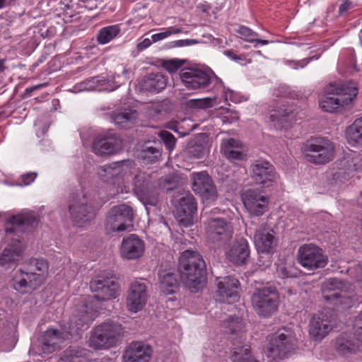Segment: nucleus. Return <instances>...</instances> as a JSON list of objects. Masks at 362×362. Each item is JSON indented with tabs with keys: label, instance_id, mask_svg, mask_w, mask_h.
Masks as SVG:
<instances>
[{
	"label": "nucleus",
	"instance_id": "6",
	"mask_svg": "<svg viewBox=\"0 0 362 362\" xmlns=\"http://www.w3.org/2000/svg\"><path fill=\"white\" fill-rule=\"evenodd\" d=\"M30 264L35 266V272L19 269L13 274V288L20 293H26L37 288L44 281L48 272V264L43 258L32 259Z\"/></svg>",
	"mask_w": 362,
	"mask_h": 362
},
{
	"label": "nucleus",
	"instance_id": "26",
	"mask_svg": "<svg viewBox=\"0 0 362 362\" xmlns=\"http://www.w3.org/2000/svg\"><path fill=\"white\" fill-rule=\"evenodd\" d=\"M152 354L150 345L142 341H133L122 356L123 362H148Z\"/></svg>",
	"mask_w": 362,
	"mask_h": 362
},
{
	"label": "nucleus",
	"instance_id": "54",
	"mask_svg": "<svg viewBox=\"0 0 362 362\" xmlns=\"http://www.w3.org/2000/svg\"><path fill=\"white\" fill-rule=\"evenodd\" d=\"M69 91L74 93H77L82 91H88L86 80L81 83H76L71 88H70Z\"/></svg>",
	"mask_w": 362,
	"mask_h": 362
},
{
	"label": "nucleus",
	"instance_id": "53",
	"mask_svg": "<svg viewBox=\"0 0 362 362\" xmlns=\"http://www.w3.org/2000/svg\"><path fill=\"white\" fill-rule=\"evenodd\" d=\"M46 84L45 83H40V84H37V85H35V86H31V87H28L25 88V90H24V92L22 94V98L23 99H26L30 96H32L33 93L34 91L37 90H39L41 88L45 86Z\"/></svg>",
	"mask_w": 362,
	"mask_h": 362
},
{
	"label": "nucleus",
	"instance_id": "22",
	"mask_svg": "<svg viewBox=\"0 0 362 362\" xmlns=\"http://www.w3.org/2000/svg\"><path fill=\"white\" fill-rule=\"evenodd\" d=\"M241 198L244 206L251 215L262 216L268 210L269 198L255 189L245 190Z\"/></svg>",
	"mask_w": 362,
	"mask_h": 362
},
{
	"label": "nucleus",
	"instance_id": "64",
	"mask_svg": "<svg viewBox=\"0 0 362 362\" xmlns=\"http://www.w3.org/2000/svg\"><path fill=\"white\" fill-rule=\"evenodd\" d=\"M348 170L350 172H362V160L360 161V163H354L353 165L348 168Z\"/></svg>",
	"mask_w": 362,
	"mask_h": 362
},
{
	"label": "nucleus",
	"instance_id": "44",
	"mask_svg": "<svg viewBox=\"0 0 362 362\" xmlns=\"http://www.w3.org/2000/svg\"><path fill=\"white\" fill-rule=\"evenodd\" d=\"M216 98H204L189 100L188 105L193 108L206 109L213 106Z\"/></svg>",
	"mask_w": 362,
	"mask_h": 362
},
{
	"label": "nucleus",
	"instance_id": "38",
	"mask_svg": "<svg viewBox=\"0 0 362 362\" xmlns=\"http://www.w3.org/2000/svg\"><path fill=\"white\" fill-rule=\"evenodd\" d=\"M177 287V281L174 274L168 273L160 281V291L164 295L173 293Z\"/></svg>",
	"mask_w": 362,
	"mask_h": 362
},
{
	"label": "nucleus",
	"instance_id": "29",
	"mask_svg": "<svg viewBox=\"0 0 362 362\" xmlns=\"http://www.w3.org/2000/svg\"><path fill=\"white\" fill-rule=\"evenodd\" d=\"M135 90L146 95L158 93V74H151L144 77L135 86Z\"/></svg>",
	"mask_w": 362,
	"mask_h": 362
},
{
	"label": "nucleus",
	"instance_id": "51",
	"mask_svg": "<svg viewBox=\"0 0 362 362\" xmlns=\"http://www.w3.org/2000/svg\"><path fill=\"white\" fill-rule=\"evenodd\" d=\"M119 78V74H115L112 76L111 78H109L110 83H105L103 90H105V91L111 92L118 88L121 85V82L119 81H117V79Z\"/></svg>",
	"mask_w": 362,
	"mask_h": 362
},
{
	"label": "nucleus",
	"instance_id": "62",
	"mask_svg": "<svg viewBox=\"0 0 362 362\" xmlns=\"http://www.w3.org/2000/svg\"><path fill=\"white\" fill-rule=\"evenodd\" d=\"M40 145L43 151H49L52 148V142L47 139H43L40 141Z\"/></svg>",
	"mask_w": 362,
	"mask_h": 362
},
{
	"label": "nucleus",
	"instance_id": "9",
	"mask_svg": "<svg viewBox=\"0 0 362 362\" xmlns=\"http://www.w3.org/2000/svg\"><path fill=\"white\" fill-rule=\"evenodd\" d=\"M69 211L73 223L78 228L88 225L96 215V209L82 190L71 194Z\"/></svg>",
	"mask_w": 362,
	"mask_h": 362
},
{
	"label": "nucleus",
	"instance_id": "43",
	"mask_svg": "<svg viewBox=\"0 0 362 362\" xmlns=\"http://www.w3.org/2000/svg\"><path fill=\"white\" fill-rule=\"evenodd\" d=\"M48 115H45L40 118H37L34 122L36 128V135L37 137L44 136L49 127V122L47 119Z\"/></svg>",
	"mask_w": 362,
	"mask_h": 362
},
{
	"label": "nucleus",
	"instance_id": "27",
	"mask_svg": "<svg viewBox=\"0 0 362 362\" xmlns=\"http://www.w3.org/2000/svg\"><path fill=\"white\" fill-rule=\"evenodd\" d=\"M254 243L258 253L269 255L274 252L277 246V240L272 230L261 228L255 233Z\"/></svg>",
	"mask_w": 362,
	"mask_h": 362
},
{
	"label": "nucleus",
	"instance_id": "41",
	"mask_svg": "<svg viewBox=\"0 0 362 362\" xmlns=\"http://www.w3.org/2000/svg\"><path fill=\"white\" fill-rule=\"evenodd\" d=\"M226 332L235 333L239 332L243 328V320L238 317L230 316L222 324Z\"/></svg>",
	"mask_w": 362,
	"mask_h": 362
},
{
	"label": "nucleus",
	"instance_id": "47",
	"mask_svg": "<svg viewBox=\"0 0 362 362\" xmlns=\"http://www.w3.org/2000/svg\"><path fill=\"white\" fill-rule=\"evenodd\" d=\"M37 177L35 173L29 172L21 175L16 184H11V186H28L33 183Z\"/></svg>",
	"mask_w": 362,
	"mask_h": 362
},
{
	"label": "nucleus",
	"instance_id": "46",
	"mask_svg": "<svg viewBox=\"0 0 362 362\" xmlns=\"http://www.w3.org/2000/svg\"><path fill=\"white\" fill-rule=\"evenodd\" d=\"M189 153L192 157L194 158H202L209 153V148L206 144L196 145L189 150Z\"/></svg>",
	"mask_w": 362,
	"mask_h": 362
},
{
	"label": "nucleus",
	"instance_id": "28",
	"mask_svg": "<svg viewBox=\"0 0 362 362\" xmlns=\"http://www.w3.org/2000/svg\"><path fill=\"white\" fill-rule=\"evenodd\" d=\"M144 252V243L136 234H130L123 238L120 252L127 259H136Z\"/></svg>",
	"mask_w": 362,
	"mask_h": 362
},
{
	"label": "nucleus",
	"instance_id": "16",
	"mask_svg": "<svg viewBox=\"0 0 362 362\" xmlns=\"http://www.w3.org/2000/svg\"><path fill=\"white\" fill-rule=\"evenodd\" d=\"M93 151L100 156L115 155L122 148V141L113 130H107L98 135L93 142Z\"/></svg>",
	"mask_w": 362,
	"mask_h": 362
},
{
	"label": "nucleus",
	"instance_id": "40",
	"mask_svg": "<svg viewBox=\"0 0 362 362\" xmlns=\"http://www.w3.org/2000/svg\"><path fill=\"white\" fill-rule=\"evenodd\" d=\"M186 59L173 58L170 59L161 60V66L168 73H176L186 63Z\"/></svg>",
	"mask_w": 362,
	"mask_h": 362
},
{
	"label": "nucleus",
	"instance_id": "3",
	"mask_svg": "<svg viewBox=\"0 0 362 362\" xmlns=\"http://www.w3.org/2000/svg\"><path fill=\"white\" fill-rule=\"evenodd\" d=\"M205 262L196 251L187 250L181 253L179 259L180 277L192 292L197 291L205 281Z\"/></svg>",
	"mask_w": 362,
	"mask_h": 362
},
{
	"label": "nucleus",
	"instance_id": "37",
	"mask_svg": "<svg viewBox=\"0 0 362 362\" xmlns=\"http://www.w3.org/2000/svg\"><path fill=\"white\" fill-rule=\"evenodd\" d=\"M270 115V120L275 127H284L283 123L289 119L291 110L281 105L278 109L272 110Z\"/></svg>",
	"mask_w": 362,
	"mask_h": 362
},
{
	"label": "nucleus",
	"instance_id": "10",
	"mask_svg": "<svg viewBox=\"0 0 362 362\" xmlns=\"http://www.w3.org/2000/svg\"><path fill=\"white\" fill-rule=\"evenodd\" d=\"M296 339L290 331L280 329L269 339L264 355L270 362L287 358L294 349Z\"/></svg>",
	"mask_w": 362,
	"mask_h": 362
},
{
	"label": "nucleus",
	"instance_id": "61",
	"mask_svg": "<svg viewBox=\"0 0 362 362\" xmlns=\"http://www.w3.org/2000/svg\"><path fill=\"white\" fill-rule=\"evenodd\" d=\"M308 63V62L305 59L304 60H302V61H299V62H290L289 64H291V66H292V68L295 69H297L298 68H303Z\"/></svg>",
	"mask_w": 362,
	"mask_h": 362
},
{
	"label": "nucleus",
	"instance_id": "12",
	"mask_svg": "<svg viewBox=\"0 0 362 362\" xmlns=\"http://www.w3.org/2000/svg\"><path fill=\"white\" fill-rule=\"evenodd\" d=\"M297 260L303 268L309 271L323 269L329 262L322 249L311 243L304 244L298 248Z\"/></svg>",
	"mask_w": 362,
	"mask_h": 362
},
{
	"label": "nucleus",
	"instance_id": "8",
	"mask_svg": "<svg viewBox=\"0 0 362 362\" xmlns=\"http://www.w3.org/2000/svg\"><path fill=\"white\" fill-rule=\"evenodd\" d=\"M301 151L307 161L315 165H325L335 157L334 144L324 137L308 140L303 144Z\"/></svg>",
	"mask_w": 362,
	"mask_h": 362
},
{
	"label": "nucleus",
	"instance_id": "32",
	"mask_svg": "<svg viewBox=\"0 0 362 362\" xmlns=\"http://www.w3.org/2000/svg\"><path fill=\"white\" fill-rule=\"evenodd\" d=\"M230 360L233 362H259L252 354L250 346L238 345L233 347Z\"/></svg>",
	"mask_w": 362,
	"mask_h": 362
},
{
	"label": "nucleus",
	"instance_id": "57",
	"mask_svg": "<svg viewBox=\"0 0 362 362\" xmlns=\"http://www.w3.org/2000/svg\"><path fill=\"white\" fill-rule=\"evenodd\" d=\"M14 346L15 344L13 340H11V337H9L8 338L6 339L5 346H0V351H11L13 349Z\"/></svg>",
	"mask_w": 362,
	"mask_h": 362
},
{
	"label": "nucleus",
	"instance_id": "17",
	"mask_svg": "<svg viewBox=\"0 0 362 362\" xmlns=\"http://www.w3.org/2000/svg\"><path fill=\"white\" fill-rule=\"evenodd\" d=\"M250 175L253 182L262 187H269L279 177L274 165L267 160H259L250 165Z\"/></svg>",
	"mask_w": 362,
	"mask_h": 362
},
{
	"label": "nucleus",
	"instance_id": "19",
	"mask_svg": "<svg viewBox=\"0 0 362 362\" xmlns=\"http://www.w3.org/2000/svg\"><path fill=\"white\" fill-rule=\"evenodd\" d=\"M334 317L329 310L314 315L309 324V334L314 341H321L332 330Z\"/></svg>",
	"mask_w": 362,
	"mask_h": 362
},
{
	"label": "nucleus",
	"instance_id": "55",
	"mask_svg": "<svg viewBox=\"0 0 362 362\" xmlns=\"http://www.w3.org/2000/svg\"><path fill=\"white\" fill-rule=\"evenodd\" d=\"M199 41L194 39L180 40L174 42L175 47H185L198 44Z\"/></svg>",
	"mask_w": 362,
	"mask_h": 362
},
{
	"label": "nucleus",
	"instance_id": "33",
	"mask_svg": "<svg viewBox=\"0 0 362 362\" xmlns=\"http://www.w3.org/2000/svg\"><path fill=\"white\" fill-rule=\"evenodd\" d=\"M348 142L353 145L362 144V117L356 119L346 130Z\"/></svg>",
	"mask_w": 362,
	"mask_h": 362
},
{
	"label": "nucleus",
	"instance_id": "39",
	"mask_svg": "<svg viewBox=\"0 0 362 362\" xmlns=\"http://www.w3.org/2000/svg\"><path fill=\"white\" fill-rule=\"evenodd\" d=\"M336 347L339 354L342 355L355 353L359 350L358 345H356L353 341L344 338H339L337 340Z\"/></svg>",
	"mask_w": 362,
	"mask_h": 362
},
{
	"label": "nucleus",
	"instance_id": "35",
	"mask_svg": "<svg viewBox=\"0 0 362 362\" xmlns=\"http://www.w3.org/2000/svg\"><path fill=\"white\" fill-rule=\"evenodd\" d=\"M120 30V28L118 25L104 27L99 30L97 41L100 45H105L118 35Z\"/></svg>",
	"mask_w": 362,
	"mask_h": 362
},
{
	"label": "nucleus",
	"instance_id": "52",
	"mask_svg": "<svg viewBox=\"0 0 362 362\" xmlns=\"http://www.w3.org/2000/svg\"><path fill=\"white\" fill-rule=\"evenodd\" d=\"M226 151V157L229 160H243L245 158V154L240 150V148H235L233 151H228L226 147H224Z\"/></svg>",
	"mask_w": 362,
	"mask_h": 362
},
{
	"label": "nucleus",
	"instance_id": "21",
	"mask_svg": "<svg viewBox=\"0 0 362 362\" xmlns=\"http://www.w3.org/2000/svg\"><path fill=\"white\" fill-rule=\"evenodd\" d=\"M239 286L238 280L233 277L225 276L218 279L216 300L228 304L238 301Z\"/></svg>",
	"mask_w": 362,
	"mask_h": 362
},
{
	"label": "nucleus",
	"instance_id": "58",
	"mask_svg": "<svg viewBox=\"0 0 362 362\" xmlns=\"http://www.w3.org/2000/svg\"><path fill=\"white\" fill-rule=\"evenodd\" d=\"M97 79H98V87L97 88L98 91H105L103 88L105 86V83H110V78H107L103 76H97Z\"/></svg>",
	"mask_w": 362,
	"mask_h": 362
},
{
	"label": "nucleus",
	"instance_id": "25",
	"mask_svg": "<svg viewBox=\"0 0 362 362\" xmlns=\"http://www.w3.org/2000/svg\"><path fill=\"white\" fill-rule=\"evenodd\" d=\"M146 300V285L138 281L132 283L127 298V309L132 313H136L144 308Z\"/></svg>",
	"mask_w": 362,
	"mask_h": 362
},
{
	"label": "nucleus",
	"instance_id": "59",
	"mask_svg": "<svg viewBox=\"0 0 362 362\" xmlns=\"http://www.w3.org/2000/svg\"><path fill=\"white\" fill-rule=\"evenodd\" d=\"M277 272L282 278H288L292 276L285 265L278 266Z\"/></svg>",
	"mask_w": 362,
	"mask_h": 362
},
{
	"label": "nucleus",
	"instance_id": "50",
	"mask_svg": "<svg viewBox=\"0 0 362 362\" xmlns=\"http://www.w3.org/2000/svg\"><path fill=\"white\" fill-rule=\"evenodd\" d=\"M225 98L226 100H230L234 103H239L243 101L247 100V98L242 95L240 93L228 90L225 93Z\"/></svg>",
	"mask_w": 362,
	"mask_h": 362
},
{
	"label": "nucleus",
	"instance_id": "4",
	"mask_svg": "<svg viewBox=\"0 0 362 362\" xmlns=\"http://www.w3.org/2000/svg\"><path fill=\"white\" fill-rule=\"evenodd\" d=\"M134 168V161L127 159L100 165L95 171L103 182L117 185L118 194H127L131 191V187L125 178L133 173Z\"/></svg>",
	"mask_w": 362,
	"mask_h": 362
},
{
	"label": "nucleus",
	"instance_id": "7",
	"mask_svg": "<svg viewBox=\"0 0 362 362\" xmlns=\"http://www.w3.org/2000/svg\"><path fill=\"white\" fill-rule=\"evenodd\" d=\"M123 334L124 329L121 324L106 320L92 329L88 346L95 350H106L115 346Z\"/></svg>",
	"mask_w": 362,
	"mask_h": 362
},
{
	"label": "nucleus",
	"instance_id": "48",
	"mask_svg": "<svg viewBox=\"0 0 362 362\" xmlns=\"http://www.w3.org/2000/svg\"><path fill=\"white\" fill-rule=\"evenodd\" d=\"M241 143L235 139H223L221 145V152L226 156L224 147H226L228 151H233L235 148H241Z\"/></svg>",
	"mask_w": 362,
	"mask_h": 362
},
{
	"label": "nucleus",
	"instance_id": "11",
	"mask_svg": "<svg viewBox=\"0 0 362 362\" xmlns=\"http://www.w3.org/2000/svg\"><path fill=\"white\" fill-rule=\"evenodd\" d=\"M252 305L259 316L269 317L279 307V296L276 289L265 287L257 289L251 297Z\"/></svg>",
	"mask_w": 362,
	"mask_h": 362
},
{
	"label": "nucleus",
	"instance_id": "1",
	"mask_svg": "<svg viewBox=\"0 0 362 362\" xmlns=\"http://www.w3.org/2000/svg\"><path fill=\"white\" fill-rule=\"evenodd\" d=\"M90 288L95 294L74 298V309L67 322L64 321L60 330L47 329L37 341L31 343L29 354L44 356L56 351L64 340L76 339L83 329H86L98 315L101 302L117 298L120 292L117 279L103 272L90 282Z\"/></svg>",
	"mask_w": 362,
	"mask_h": 362
},
{
	"label": "nucleus",
	"instance_id": "60",
	"mask_svg": "<svg viewBox=\"0 0 362 362\" xmlns=\"http://www.w3.org/2000/svg\"><path fill=\"white\" fill-rule=\"evenodd\" d=\"M181 32L180 29L178 28H170V30L166 32H160V40H163L169 35H170L172 33H179Z\"/></svg>",
	"mask_w": 362,
	"mask_h": 362
},
{
	"label": "nucleus",
	"instance_id": "2",
	"mask_svg": "<svg viewBox=\"0 0 362 362\" xmlns=\"http://www.w3.org/2000/svg\"><path fill=\"white\" fill-rule=\"evenodd\" d=\"M37 221L36 214L30 210H23L6 221L2 241L6 247L0 255V266L19 260L25 246L22 235L34 228Z\"/></svg>",
	"mask_w": 362,
	"mask_h": 362
},
{
	"label": "nucleus",
	"instance_id": "34",
	"mask_svg": "<svg viewBox=\"0 0 362 362\" xmlns=\"http://www.w3.org/2000/svg\"><path fill=\"white\" fill-rule=\"evenodd\" d=\"M150 141L146 143V146L141 151L136 152L137 159L144 165L152 164L157 161L158 151L156 148L148 146Z\"/></svg>",
	"mask_w": 362,
	"mask_h": 362
},
{
	"label": "nucleus",
	"instance_id": "14",
	"mask_svg": "<svg viewBox=\"0 0 362 362\" xmlns=\"http://www.w3.org/2000/svg\"><path fill=\"white\" fill-rule=\"evenodd\" d=\"M179 75L181 83L189 90H203L211 82L212 74L199 68H183Z\"/></svg>",
	"mask_w": 362,
	"mask_h": 362
},
{
	"label": "nucleus",
	"instance_id": "5",
	"mask_svg": "<svg viewBox=\"0 0 362 362\" xmlns=\"http://www.w3.org/2000/svg\"><path fill=\"white\" fill-rule=\"evenodd\" d=\"M358 94V88L353 82L336 86L330 84L325 89L320 106L325 112H334L349 105Z\"/></svg>",
	"mask_w": 362,
	"mask_h": 362
},
{
	"label": "nucleus",
	"instance_id": "49",
	"mask_svg": "<svg viewBox=\"0 0 362 362\" xmlns=\"http://www.w3.org/2000/svg\"><path fill=\"white\" fill-rule=\"evenodd\" d=\"M153 42H158V33L153 34L150 37L143 39L141 42L137 44L136 48L139 52H142L149 47Z\"/></svg>",
	"mask_w": 362,
	"mask_h": 362
},
{
	"label": "nucleus",
	"instance_id": "63",
	"mask_svg": "<svg viewBox=\"0 0 362 362\" xmlns=\"http://www.w3.org/2000/svg\"><path fill=\"white\" fill-rule=\"evenodd\" d=\"M356 271V280L357 281H362V263L359 264L355 267Z\"/></svg>",
	"mask_w": 362,
	"mask_h": 362
},
{
	"label": "nucleus",
	"instance_id": "20",
	"mask_svg": "<svg viewBox=\"0 0 362 362\" xmlns=\"http://www.w3.org/2000/svg\"><path fill=\"white\" fill-rule=\"evenodd\" d=\"M193 190L202 198L206 204L214 202L217 197V192L209 174L205 172L193 173Z\"/></svg>",
	"mask_w": 362,
	"mask_h": 362
},
{
	"label": "nucleus",
	"instance_id": "31",
	"mask_svg": "<svg viewBox=\"0 0 362 362\" xmlns=\"http://www.w3.org/2000/svg\"><path fill=\"white\" fill-rule=\"evenodd\" d=\"M343 282L337 279H329L322 285L323 298L327 301H332L341 297L339 290L341 289Z\"/></svg>",
	"mask_w": 362,
	"mask_h": 362
},
{
	"label": "nucleus",
	"instance_id": "24",
	"mask_svg": "<svg viewBox=\"0 0 362 362\" xmlns=\"http://www.w3.org/2000/svg\"><path fill=\"white\" fill-rule=\"evenodd\" d=\"M197 211V203L193 195L186 193L180 199L176 206L175 214L178 221L185 226H191L194 221V214Z\"/></svg>",
	"mask_w": 362,
	"mask_h": 362
},
{
	"label": "nucleus",
	"instance_id": "15",
	"mask_svg": "<svg viewBox=\"0 0 362 362\" xmlns=\"http://www.w3.org/2000/svg\"><path fill=\"white\" fill-rule=\"evenodd\" d=\"M206 232L208 240L218 247H223L232 238L233 228L223 218H213L206 223Z\"/></svg>",
	"mask_w": 362,
	"mask_h": 362
},
{
	"label": "nucleus",
	"instance_id": "56",
	"mask_svg": "<svg viewBox=\"0 0 362 362\" xmlns=\"http://www.w3.org/2000/svg\"><path fill=\"white\" fill-rule=\"evenodd\" d=\"M98 81H99L97 79L96 76L87 78L86 82L88 88V91L97 90L98 87Z\"/></svg>",
	"mask_w": 362,
	"mask_h": 362
},
{
	"label": "nucleus",
	"instance_id": "23",
	"mask_svg": "<svg viewBox=\"0 0 362 362\" xmlns=\"http://www.w3.org/2000/svg\"><path fill=\"white\" fill-rule=\"evenodd\" d=\"M225 255L234 264H245L250 257V248L247 241L244 238H238L223 246Z\"/></svg>",
	"mask_w": 362,
	"mask_h": 362
},
{
	"label": "nucleus",
	"instance_id": "45",
	"mask_svg": "<svg viewBox=\"0 0 362 362\" xmlns=\"http://www.w3.org/2000/svg\"><path fill=\"white\" fill-rule=\"evenodd\" d=\"M160 139L163 141L166 148L171 151L174 149L176 144L175 136L167 131L160 132Z\"/></svg>",
	"mask_w": 362,
	"mask_h": 362
},
{
	"label": "nucleus",
	"instance_id": "36",
	"mask_svg": "<svg viewBox=\"0 0 362 362\" xmlns=\"http://www.w3.org/2000/svg\"><path fill=\"white\" fill-rule=\"evenodd\" d=\"M77 159L79 163H81V161L83 162L82 165L80 164L76 168L79 171L80 183L82 185V180L88 178L91 175L94 174L95 168L94 160L92 158L86 157L85 159L83 158L81 159L80 158H77ZM74 168H76V166H74Z\"/></svg>",
	"mask_w": 362,
	"mask_h": 362
},
{
	"label": "nucleus",
	"instance_id": "13",
	"mask_svg": "<svg viewBox=\"0 0 362 362\" xmlns=\"http://www.w3.org/2000/svg\"><path fill=\"white\" fill-rule=\"evenodd\" d=\"M134 213L132 208L122 204L113 206L106 218L105 228L110 232H122L132 226Z\"/></svg>",
	"mask_w": 362,
	"mask_h": 362
},
{
	"label": "nucleus",
	"instance_id": "42",
	"mask_svg": "<svg viewBox=\"0 0 362 362\" xmlns=\"http://www.w3.org/2000/svg\"><path fill=\"white\" fill-rule=\"evenodd\" d=\"M235 33L241 39L247 42H255L257 40V37H259L257 33L245 25H238L237 29H235Z\"/></svg>",
	"mask_w": 362,
	"mask_h": 362
},
{
	"label": "nucleus",
	"instance_id": "18",
	"mask_svg": "<svg viewBox=\"0 0 362 362\" xmlns=\"http://www.w3.org/2000/svg\"><path fill=\"white\" fill-rule=\"evenodd\" d=\"M134 194L144 204L155 205L157 202V190L145 173H139L134 178Z\"/></svg>",
	"mask_w": 362,
	"mask_h": 362
},
{
	"label": "nucleus",
	"instance_id": "30",
	"mask_svg": "<svg viewBox=\"0 0 362 362\" xmlns=\"http://www.w3.org/2000/svg\"><path fill=\"white\" fill-rule=\"evenodd\" d=\"M138 114L136 110L130 108H125L121 111H114L111 114V119L113 122L119 128H128L137 118Z\"/></svg>",
	"mask_w": 362,
	"mask_h": 362
}]
</instances>
